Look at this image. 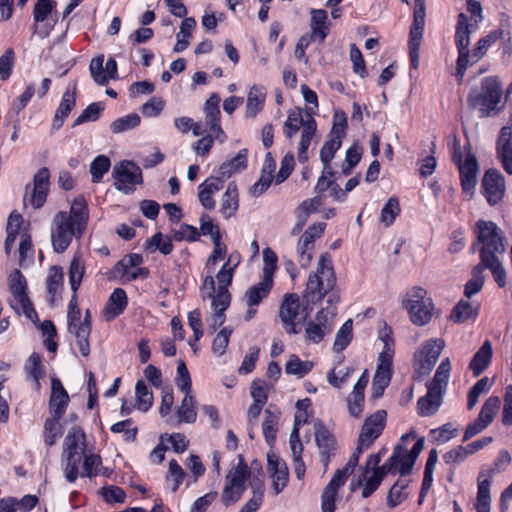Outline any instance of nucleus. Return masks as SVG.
<instances>
[{"label": "nucleus", "mask_w": 512, "mask_h": 512, "mask_svg": "<svg viewBox=\"0 0 512 512\" xmlns=\"http://www.w3.org/2000/svg\"><path fill=\"white\" fill-rule=\"evenodd\" d=\"M365 450L367 449L357 445L346 465L342 469L337 470L331 480L343 486L347 478L354 472L355 467L358 465L360 455Z\"/></svg>", "instance_id": "42"}, {"label": "nucleus", "mask_w": 512, "mask_h": 512, "mask_svg": "<svg viewBox=\"0 0 512 512\" xmlns=\"http://www.w3.org/2000/svg\"><path fill=\"white\" fill-rule=\"evenodd\" d=\"M76 103L75 92L67 89L61 99V102L56 110L52 128L58 130L62 127L64 120L68 117Z\"/></svg>", "instance_id": "35"}, {"label": "nucleus", "mask_w": 512, "mask_h": 512, "mask_svg": "<svg viewBox=\"0 0 512 512\" xmlns=\"http://www.w3.org/2000/svg\"><path fill=\"white\" fill-rule=\"evenodd\" d=\"M409 438L414 439L415 435L410 433L402 435L400 442L395 446L392 455L388 458V466L396 465L401 476L411 473L416 459L424 448V438H420L409 451L405 445Z\"/></svg>", "instance_id": "10"}, {"label": "nucleus", "mask_w": 512, "mask_h": 512, "mask_svg": "<svg viewBox=\"0 0 512 512\" xmlns=\"http://www.w3.org/2000/svg\"><path fill=\"white\" fill-rule=\"evenodd\" d=\"M314 367L312 361H303L297 355L292 354L285 365V372L289 375H294L297 378H303Z\"/></svg>", "instance_id": "46"}, {"label": "nucleus", "mask_w": 512, "mask_h": 512, "mask_svg": "<svg viewBox=\"0 0 512 512\" xmlns=\"http://www.w3.org/2000/svg\"><path fill=\"white\" fill-rule=\"evenodd\" d=\"M256 474L252 472L242 455H238V462L231 465L225 475L223 489L220 494L221 504L228 508L238 503L247 488V482Z\"/></svg>", "instance_id": "3"}, {"label": "nucleus", "mask_w": 512, "mask_h": 512, "mask_svg": "<svg viewBox=\"0 0 512 512\" xmlns=\"http://www.w3.org/2000/svg\"><path fill=\"white\" fill-rule=\"evenodd\" d=\"M483 271L484 270L481 265V262L472 270L471 279L467 282L465 286V296L467 298H470L471 296L478 293L482 289L485 279Z\"/></svg>", "instance_id": "58"}, {"label": "nucleus", "mask_w": 512, "mask_h": 512, "mask_svg": "<svg viewBox=\"0 0 512 512\" xmlns=\"http://www.w3.org/2000/svg\"><path fill=\"white\" fill-rule=\"evenodd\" d=\"M234 271L222 265L216 274L218 288L213 301L211 302L212 314L207 318L209 329L215 332L226 321L225 311L231 303V294L228 287L231 285Z\"/></svg>", "instance_id": "6"}, {"label": "nucleus", "mask_w": 512, "mask_h": 512, "mask_svg": "<svg viewBox=\"0 0 512 512\" xmlns=\"http://www.w3.org/2000/svg\"><path fill=\"white\" fill-rule=\"evenodd\" d=\"M249 486L252 492V497L247 501L245 506L256 512L262 505L265 491L264 474L261 469L258 470L257 475L250 480Z\"/></svg>", "instance_id": "37"}, {"label": "nucleus", "mask_w": 512, "mask_h": 512, "mask_svg": "<svg viewBox=\"0 0 512 512\" xmlns=\"http://www.w3.org/2000/svg\"><path fill=\"white\" fill-rule=\"evenodd\" d=\"M83 457L84 472L80 474L82 477L92 478L101 473L102 459L98 454L85 452Z\"/></svg>", "instance_id": "56"}, {"label": "nucleus", "mask_w": 512, "mask_h": 512, "mask_svg": "<svg viewBox=\"0 0 512 512\" xmlns=\"http://www.w3.org/2000/svg\"><path fill=\"white\" fill-rule=\"evenodd\" d=\"M326 228V223L320 222L313 224L300 237L297 244L298 261L302 267H307L312 258L315 248V240L320 238Z\"/></svg>", "instance_id": "16"}, {"label": "nucleus", "mask_w": 512, "mask_h": 512, "mask_svg": "<svg viewBox=\"0 0 512 512\" xmlns=\"http://www.w3.org/2000/svg\"><path fill=\"white\" fill-rule=\"evenodd\" d=\"M453 161L459 169L462 189L471 192L477 183L478 163L471 153H467L465 159H462L461 146L456 138L453 142Z\"/></svg>", "instance_id": "13"}, {"label": "nucleus", "mask_w": 512, "mask_h": 512, "mask_svg": "<svg viewBox=\"0 0 512 512\" xmlns=\"http://www.w3.org/2000/svg\"><path fill=\"white\" fill-rule=\"evenodd\" d=\"M136 408L147 412L153 405V394L143 380H138L135 386Z\"/></svg>", "instance_id": "48"}, {"label": "nucleus", "mask_w": 512, "mask_h": 512, "mask_svg": "<svg viewBox=\"0 0 512 512\" xmlns=\"http://www.w3.org/2000/svg\"><path fill=\"white\" fill-rule=\"evenodd\" d=\"M317 123L312 116L306 119L304 128L302 129L300 142L298 145L297 157L300 163L308 161V148L311 145L312 139L316 134Z\"/></svg>", "instance_id": "30"}, {"label": "nucleus", "mask_w": 512, "mask_h": 512, "mask_svg": "<svg viewBox=\"0 0 512 512\" xmlns=\"http://www.w3.org/2000/svg\"><path fill=\"white\" fill-rule=\"evenodd\" d=\"M484 471H481L478 476V492L476 509H483L490 511L491 497H490V480Z\"/></svg>", "instance_id": "45"}, {"label": "nucleus", "mask_w": 512, "mask_h": 512, "mask_svg": "<svg viewBox=\"0 0 512 512\" xmlns=\"http://www.w3.org/2000/svg\"><path fill=\"white\" fill-rule=\"evenodd\" d=\"M69 403V395L58 378L51 380L49 409L52 416L62 417Z\"/></svg>", "instance_id": "23"}, {"label": "nucleus", "mask_w": 512, "mask_h": 512, "mask_svg": "<svg viewBox=\"0 0 512 512\" xmlns=\"http://www.w3.org/2000/svg\"><path fill=\"white\" fill-rule=\"evenodd\" d=\"M479 304L472 303L469 300H460L453 308L451 319L456 323H463L478 315Z\"/></svg>", "instance_id": "40"}, {"label": "nucleus", "mask_w": 512, "mask_h": 512, "mask_svg": "<svg viewBox=\"0 0 512 512\" xmlns=\"http://www.w3.org/2000/svg\"><path fill=\"white\" fill-rule=\"evenodd\" d=\"M477 242L480 261L500 257L506 251V240L503 231L492 221L478 220L476 223Z\"/></svg>", "instance_id": "5"}, {"label": "nucleus", "mask_w": 512, "mask_h": 512, "mask_svg": "<svg viewBox=\"0 0 512 512\" xmlns=\"http://www.w3.org/2000/svg\"><path fill=\"white\" fill-rule=\"evenodd\" d=\"M238 208V188L235 182H230L226 187V191L221 197L220 213L225 219H229L236 215Z\"/></svg>", "instance_id": "27"}, {"label": "nucleus", "mask_w": 512, "mask_h": 512, "mask_svg": "<svg viewBox=\"0 0 512 512\" xmlns=\"http://www.w3.org/2000/svg\"><path fill=\"white\" fill-rule=\"evenodd\" d=\"M49 178L50 173L47 168H41L34 175L33 190L29 201L31 205L36 209L42 207L46 201L47 193L49 190Z\"/></svg>", "instance_id": "22"}, {"label": "nucleus", "mask_w": 512, "mask_h": 512, "mask_svg": "<svg viewBox=\"0 0 512 512\" xmlns=\"http://www.w3.org/2000/svg\"><path fill=\"white\" fill-rule=\"evenodd\" d=\"M450 371V360L449 358H445L441 361L440 365L438 366L436 373L433 377V380L427 386L443 392L450 377Z\"/></svg>", "instance_id": "51"}, {"label": "nucleus", "mask_w": 512, "mask_h": 512, "mask_svg": "<svg viewBox=\"0 0 512 512\" xmlns=\"http://www.w3.org/2000/svg\"><path fill=\"white\" fill-rule=\"evenodd\" d=\"M112 174L115 188L126 194L134 191L135 186L142 182V171L132 161L124 160L115 165Z\"/></svg>", "instance_id": "14"}, {"label": "nucleus", "mask_w": 512, "mask_h": 512, "mask_svg": "<svg viewBox=\"0 0 512 512\" xmlns=\"http://www.w3.org/2000/svg\"><path fill=\"white\" fill-rule=\"evenodd\" d=\"M86 452V436L84 431L73 426L67 433L64 440L65 477L69 482H74L79 476V465L82 454Z\"/></svg>", "instance_id": "7"}, {"label": "nucleus", "mask_w": 512, "mask_h": 512, "mask_svg": "<svg viewBox=\"0 0 512 512\" xmlns=\"http://www.w3.org/2000/svg\"><path fill=\"white\" fill-rule=\"evenodd\" d=\"M347 119L344 114L334 115L333 126L329 133L328 140L324 143L320 150V160L324 165V173L333 175L330 168V162L334 158L336 152L342 145V139L346 135Z\"/></svg>", "instance_id": "12"}, {"label": "nucleus", "mask_w": 512, "mask_h": 512, "mask_svg": "<svg viewBox=\"0 0 512 512\" xmlns=\"http://www.w3.org/2000/svg\"><path fill=\"white\" fill-rule=\"evenodd\" d=\"M224 187L220 176H210L198 186V199L201 205L208 210H213L216 206L214 195Z\"/></svg>", "instance_id": "21"}, {"label": "nucleus", "mask_w": 512, "mask_h": 512, "mask_svg": "<svg viewBox=\"0 0 512 512\" xmlns=\"http://www.w3.org/2000/svg\"><path fill=\"white\" fill-rule=\"evenodd\" d=\"M352 327L353 322L348 319L338 330L333 346L335 351L341 352L349 345L352 339Z\"/></svg>", "instance_id": "62"}, {"label": "nucleus", "mask_w": 512, "mask_h": 512, "mask_svg": "<svg viewBox=\"0 0 512 512\" xmlns=\"http://www.w3.org/2000/svg\"><path fill=\"white\" fill-rule=\"evenodd\" d=\"M147 249L151 251L159 250L162 254L168 255L173 250V244L168 237H164L161 233H156L146 242Z\"/></svg>", "instance_id": "63"}, {"label": "nucleus", "mask_w": 512, "mask_h": 512, "mask_svg": "<svg viewBox=\"0 0 512 512\" xmlns=\"http://www.w3.org/2000/svg\"><path fill=\"white\" fill-rule=\"evenodd\" d=\"M444 346L445 342L440 338H432L423 343L422 347L415 355L419 365V373L421 375H427L430 373Z\"/></svg>", "instance_id": "17"}, {"label": "nucleus", "mask_w": 512, "mask_h": 512, "mask_svg": "<svg viewBox=\"0 0 512 512\" xmlns=\"http://www.w3.org/2000/svg\"><path fill=\"white\" fill-rule=\"evenodd\" d=\"M315 439L320 453L324 458V464L327 466L330 453L335 448V439L321 423L315 425Z\"/></svg>", "instance_id": "32"}, {"label": "nucleus", "mask_w": 512, "mask_h": 512, "mask_svg": "<svg viewBox=\"0 0 512 512\" xmlns=\"http://www.w3.org/2000/svg\"><path fill=\"white\" fill-rule=\"evenodd\" d=\"M9 290L11 297L9 304L18 314H24L31 321L38 320V315L27 295V282L19 270H15L9 276Z\"/></svg>", "instance_id": "9"}, {"label": "nucleus", "mask_w": 512, "mask_h": 512, "mask_svg": "<svg viewBox=\"0 0 512 512\" xmlns=\"http://www.w3.org/2000/svg\"><path fill=\"white\" fill-rule=\"evenodd\" d=\"M482 187L485 191L487 201L490 204H496L504 196L505 179L499 171L495 169H489L486 171L483 177Z\"/></svg>", "instance_id": "19"}, {"label": "nucleus", "mask_w": 512, "mask_h": 512, "mask_svg": "<svg viewBox=\"0 0 512 512\" xmlns=\"http://www.w3.org/2000/svg\"><path fill=\"white\" fill-rule=\"evenodd\" d=\"M266 91L263 86L253 85L247 95L245 116L255 118L264 108Z\"/></svg>", "instance_id": "28"}, {"label": "nucleus", "mask_w": 512, "mask_h": 512, "mask_svg": "<svg viewBox=\"0 0 512 512\" xmlns=\"http://www.w3.org/2000/svg\"><path fill=\"white\" fill-rule=\"evenodd\" d=\"M127 304L128 298L126 292L122 288L114 289L103 312L105 320L111 321L121 315L126 309Z\"/></svg>", "instance_id": "26"}, {"label": "nucleus", "mask_w": 512, "mask_h": 512, "mask_svg": "<svg viewBox=\"0 0 512 512\" xmlns=\"http://www.w3.org/2000/svg\"><path fill=\"white\" fill-rule=\"evenodd\" d=\"M335 313V309L320 310L316 314L315 319L308 321L306 324V339L314 344L320 343L326 335L332 332Z\"/></svg>", "instance_id": "15"}, {"label": "nucleus", "mask_w": 512, "mask_h": 512, "mask_svg": "<svg viewBox=\"0 0 512 512\" xmlns=\"http://www.w3.org/2000/svg\"><path fill=\"white\" fill-rule=\"evenodd\" d=\"M68 332L76 338L77 346L82 356L90 354L88 321L83 322L81 310L78 306L77 294H73L67 311Z\"/></svg>", "instance_id": "11"}, {"label": "nucleus", "mask_w": 512, "mask_h": 512, "mask_svg": "<svg viewBox=\"0 0 512 512\" xmlns=\"http://www.w3.org/2000/svg\"><path fill=\"white\" fill-rule=\"evenodd\" d=\"M500 406V398L497 396L489 397L483 404L477 419L487 427L493 421L494 415Z\"/></svg>", "instance_id": "57"}, {"label": "nucleus", "mask_w": 512, "mask_h": 512, "mask_svg": "<svg viewBox=\"0 0 512 512\" xmlns=\"http://www.w3.org/2000/svg\"><path fill=\"white\" fill-rule=\"evenodd\" d=\"M512 155V128L504 126L497 141V156Z\"/></svg>", "instance_id": "64"}, {"label": "nucleus", "mask_w": 512, "mask_h": 512, "mask_svg": "<svg viewBox=\"0 0 512 512\" xmlns=\"http://www.w3.org/2000/svg\"><path fill=\"white\" fill-rule=\"evenodd\" d=\"M321 205L322 200L318 196L313 197L311 199H307L301 203V205L297 209V220L299 229H302L309 215L315 213Z\"/></svg>", "instance_id": "53"}, {"label": "nucleus", "mask_w": 512, "mask_h": 512, "mask_svg": "<svg viewBox=\"0 0 512 512\" xmlns=\"http://www.w3.org/2000/svg\"><path fill=\"white\" fill-rule=\"evenodd\" d=\"M140 122L141 119L137 113L127 114L114 120L110 124V130L114 134H120L138 127Z\"/></svg>", "instance_id": "50"}, {"label": "nucleus", "mask_w": 512, "mask_h": 512, "mask_svg": "<svg viewBox=\"0 0 512 512\" xmlns=\"http://www.w3.org/2000/svg\"><path fill=\"white\" fill-rule=\"evenodd\" d=\"M407 486V480H398L391 487L387 496V504L389 507L394 508L407 498L408 494L405 491Z\"/></svg>", "instance_id": "60"}, {"label": "nucleus", "mask_w": 512, "mask_h": 512, "mask_svg": "<svg viewBox=\"0 0 512 512\" xmlns=\"http://www.w3.org/2000/svg\"><path fill=\"white\" fill-rule=\"evenodd\" d=\"M492 344L486 340L470 361L469 368L474 376H479L489 366L492 359Z\"/></svg>", "instance_id": "31"}, {"label": "nucleus", "mask_w": 512, "mask_h": 512, "mask_svg": "<svg viewBox=\"0 0 512 512\" xmlns=\"http://www.w3.org/2000/svg\"><path fill=\"white\" fill-rule=\"evenodd\" d=\"M340 487L341 485L334 482L333 480H330V482L327 484L321 496L322 512H335V500L338 493V489Z\"/></svg>", "instance_id": "54"}, {"label": "nucleus", "mask_w": 512, "mask_h": 512, "mask_svg": "<svg viewBox=\"0 0 512 512\" xmlns=\"http://www.w3.org/2000/svg\"><path fill=\"white\" fill-rule=\"evenodd\" d=\"M89 218L87 204L83 197L74 199L70 212H57L51 223V243L56 253L67 250L74 237H81Z\"/></svg>", "instance_id": "1"}, {"label": "nucleus", "mask_w": 512, "mask_h": 512, "mask_svg": "<svg viewBox=\"0 0 512 512\" xmlns=\"http://www.w3.org/2000/svg\"><path fill=\"white\" fill-rule=\"evenodd\" d=\"M195 397L193 394H185L180 406L177 408V417L179 423H194L197 419L195 407Z\"/></svg>", "instance_id": "43"}, {"label": "nucleus", "mask_w": 512, "mask_h": 512, "mask_svg": "<svg viewBox=\"0 0 512 512\" xmlns=\"http://www.w3.org/2000/svg\"><path fill=\"white\" fill-rule=\"evenodd\" d=\"M402 306L408 311L411 322L417 326L428 324L433 317V302L422 287L415 286L408 290L402 299Z\"/></svg>", "instance_id": "8"}, {"label": "nucleus", "mask_w": 512, "mask_h": 512, "mask_svg": "<svg viewBox=\"0 0 512 512\" xmlns=\"http://www.w3.org/2000/svg\"><path fill=\"white\" fill-rule=\"evenodd\" d=\"M273 287V280L262 278L260 282L252 285L245 293L247 306H259L261 301L268 297Z\"/></svg>", "instance_id": "34"}, {"label": "nucleus", "mask_w": 512, "mask_h": 512, "mask_svg": "<svg viewBox=\"0 0 512 512\" xmlns=\"http://www.w3.org/2000/svg\"><path fill=\"white\" fill-rule=\"evenodd\" d=\"M399 473L396 465H392L391 467L388 466V460L381 466L379 469H374V471H371V475L364 476V473L362 474L363 479H365V485L362 491V497L368 498L372 495L374 491L378 489L380 486L383 478L387 474L395 475Z\"/></svg>", "instance_id": "24"}, {"label": "nucleus", "mask_w": 512, "mask_h": 512, "mask_svg": "<svg viewBox=\"0 0 512 512\" xmlns=\"http://www.w3.org/2000/svg\"><path fill=\"white\" fill-rule=\"evenodd\" d=\"M299 313V297L296 294H290L285 297L280 307L279 316L283 322L284 328L289 334H298L295 319Z\"/></svg>", "instance_id": "20"}, {"label": "nucleus", "mask_w": 512, "mask_h": 512, "mask_svg": "<svg viewBox=\"0 0 512 512\" xmlns=\"http://www.w3.org/2000/svg\"><path fill=\"white\" fill-rule=\"evenodd\" d=\"M60 419L61 417L51 415L50 418H47L45 420L43 429V439L47 446H53L63 434Z\"/></svg>", "instance_id": "47"}, {"label": "nucleus", "mask_w": 512, "mask_h": 512, "mask_svg": "<svg viewBox=\"0 0 512 512\" xmlns=\"http://www.w3.org/2000/svg\"><path fill=\"white\" fill-rule=\"evenodd\" d=\"M392 375V364L377 361V368L373 377L372 389L375 397L383 394L385 388L389 385Z\"/></svg>", "instance_id": "38"}, {"label": "nucleus", "mask_w": 512, "mask_h": 512, "mask_svg": "<svg viewBox=\"0 0 512 512\" xmlns=\"http://www.w3.org/2000/svg\"><path fill=\"white\" fill-rule=\"evenodd\" d=\"M335 285L336 277L332 261L327 253L322 254L316 271L308 277L304 297L309 302H319L334 289Z\"/></svg>", "instance_id": "4"}, {"label": "nucleus", "mask_w": 512, "mask_h": 512, "mask_svg": "<svg viewBox=\"0 0 512 512\" xmlns=\"http://www.w3.org/2000/svg\"><path fill=\"white\" fill-rule=\"evenodd\" d=\"M110 165V159L107 156H97L90 165L92 182L99 183L102 180L103 175L108 172Z\"/></svg>", "instance_id": "61"}, {"label": "nucleus", "mask_w": 512, "mask_h": 512, "mask_svg": "<svg viewBox=\"0 0 512 512\" xmlns=\"http://www.w3.org/2000/svg\"><path fill=\"white\" fill-rule=\"evenodd\" d=\"M469 107L478 111L479 117H492L505 107L503 88L495 76L482 79L480 86L472 88L468 94Z\"/></svg>", "instance_id": "2"}, {"label": "nucleus", "mask_w": 512, "mask_h": 512, "mask_svg": "<svg viewBox=\"0 0 512 512\" xmlns=\"http://www.w3.org/2000/svg\"><path fill=\"white\" fill-rule=\"evenodd\" d=\"M400 211L399 200L396 197H390L381 210L380 222L386 227L391 226Z\"/></svg>", "instance_id": "55"}, {"label": "nucleus", "mask_w": 512, "mask_h": 512, "mask_svg": "<svg viewBox=\"0 0 512 512\" xmlns=\"http://www.w3.org/2000/svg\"><path fill=\"white\" fill-rule=\"evenodd\" d=\"M427 394L420 397L417 402L418 414L422 417L434 415L442 403V391L427 386Z\"/></svg>", "instance_id": "25"}, {"label": "nucleus", "mask_w": 512, "mask_h": 512, "mask_svg": "<svg viewBox=\"0 0 512 512\" xmlns=\"http://www.w3.org/2000/svg\"><path fill=\"white\" fill-rule=\"evenodd\" d=\"M279 418V411H273L271 409L265 410V419L262 423V432L269 445H272L276 439Z\"/></svg>", "instance_id": "44"}, {"label": "nucleus", "mask_w": 512, "mask_h": 512, "mask_svg": "<svg viewBox=\"0 0 512 512\" xmlns=\"http://www.w3.org/2000/svg\"><path fill=\"white\" fill-rule=\"evenodd\" d=\"M247 166V150L243 149L231 160L222 163L213 176H220L223 180L229 178L233 173L245 169Z\"/></svg>", "instance_id": "36"}, {"label": "nucleus", "mask_w": 512, "mask_h": 512, "mask_svg": "<svg viewBox=\"0 0 512 512\" xmlns=\"http://www.w3.org/2000/svg\"><path fill=\"white\" fill-rule=\"evenodd\" d=\"M480 262L483 270L489 269L491 271L493 278L499 287H504L506 285V272L500 262L499 257Z\"/></svg>", "instance_id": "59"}, {"label": "nucleus", "mask_w": 512, "mask_h": 512, "mask_svg": "<svg viewBox=\"0 0 512 512\" xmlns=\"http://www.w3.org/2000/svg\"><path fill=\"white\" fill-rule=\"evenodd\" d=\"M64 273L61 267L53 266L49 270L46 280L47 292L52 299L57 296L63 287Z\"/></svg>", "instance_id": "52"}, {"label": "nucleus", "mask_w": 512, "mask_h": 512, "mask_svg": "<svg viewBox=\"0 0 512 512\" xmlns=\"http://www.w3.org/2000/svg\"><path fill=\"white\" fill-rule=\"evenodd\" d=\"M386 416L385 410H377L366 418L358 438V445L368 449L375 442L385 427Z\"/></svg>", "instance_id": "18"}, {"label": "nucleus", "mask_w": 512, "mask_h": 512, "mask_svg": "<svg viewBox=\"0 0 512 512\" xmlns=\"http://www.w3.org/2000/svg\"><path fill=\"white\" fill-rule=\"evenodd\" d=\"M84 274L85 262L80 253H75L69 266V284L73 294H77Z\"/></svg>", "instance_id": "39"}, {"label": "nucleus", "mask_w": 512, "mask_h": 512, "mask_svg": "<svg viewBox=\"0 0 512 512\" xmlns=\"http://www.w3.org/2000/svg\"><path fill=\"white\" fill-rule=\"evenodd\" d=\"M25 371L35 383V388H40V379L45 375L41 363V356L38 353H32L25 363Z\"/></svg>", "instance_id": "49"}, {"label": "nucleus", "mask_w": 512, "mask_h": 512, "mask_svg": "<svg viewBox=\"0 0 512 512\" xmlns=\"http://www.w3.org/2000/svg\"><path fill=\"white\" fill-rule=\"evenodd\" d=\"M306 120L303 118V110L299 107L288 111L287 119L283 125V133L288 138H293L296 133L304 128Z\"/></svg>", "instance_id": "41"}, {"label": "nucleus", "mask_w": 512, "mask_h": 512, "mask_svg": "<svg viewBox=\"0 0 512 512\" xmlns=\"http://www.w3.org/2000/svg\"><path fill=\"white\" fill-rule=\"evenodd\" d=\"M456 45L459 53L457 59L456 75L459 78V80H462L467 69V66L471 64L472 52L469 51L470 34H457Z\"/></svg>", "instance_id": "29"}, {"label": "nucleus", "mask_w": 512, "mask_h": 512, "mask_svg": "<svg viewBox=\"0 0 512 512\" xmlns=\"http://www.w3.org/2000/svg\"><path fill=\"white\" fill-rule=\"evenodd\" d=\"M268 469L271 472L272 488L275 494H279L286 487L288 482V470L284 464L277 459L268 456Z\"/></svg>", "instance_id": "33"}]
</instances>
